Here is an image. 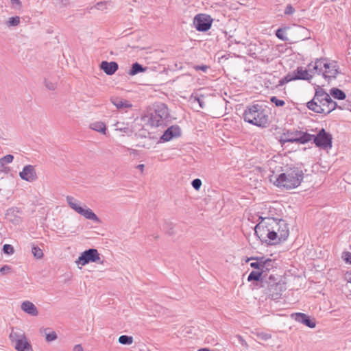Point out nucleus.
Here are the masks:
<instances>
[{"mask_svg": "<svg viewBox=\"0 0 351 351\" xmlns=\"http://www.w3.org/2000/svg\"><path fill=\"white\" fill-rule=\"evenodd\" d=\"M284 172L275 177L274 184L286 189H292L298 187L301 184L303 178V171L295 167H286Z\"/></svg>", "mask_w": 351, "mask_h": 351, "instance_id": "1", "label": "nucleus"}, {"mask_svg": "<svg viewBox=\"0 0 351 351\" xmlns=\"http://www.w3.org/2000/svg\"><path fill=\"white\" fill-rule=\"evenodd\" d=\"M243 117L245 121L261 128H265L269 122L267 111L258 104L247 106Z\"/></svg>", "mask_w": 351, "mask_h": 351, "instance_id": "2", "label": "nucleus"}, {"mask_svg": "<svg viewBox=\"0 0 351 351\" xmlns=\"http://www.w3.org/2000/svg\"><path fill=\"white\" fill-rule=\"evenodd\" d=\"M269 228L271 230L273 241L275 245L282 241H285L289 234V228L287 223L283 220H279L274 218H268Z\"/></svg>", "mask_w": 351, "mask_h": 351, "instance_id": "3", "label": "nucleus"}, {"mask_svg": "<svg viewBox=\"0 0 351 351\" xmlns=\"http://www.w3.org/2000/svg\"><path fill=\"white\" fill-rule=\"evenodd\" d=\"M66 202L69 206L76 213L83 216L86 219L92 220L96 223H100L99 218L93 213V211L88 208L85 204L84 206L80 205V202L73 197L67 196Z\"/></svg>", "mask_w": 351, "mask_h": 351, "instance_id": "4", "label": "nucleus"}, {"mask_svg": "<svg viewBox=\"0 0 351 351\" xmlns=\"http://www.w3.org/2000/svg\"><path fill=\"white\" fill-rule=\"evenodd\" d=\"M313 135L306 132L294 130H288L283 133L280 142L282 144L285 143H297L300 144H305L312 140Z\"/></svg>", "mask_w": 351, "mask_h": 351, "instance_id": "5", "label": "nucleus"}, {"mask_svg": "<svg viewBox=\"0 0 351 351\" xmlns=\"http://www.w3.org/2000/svg\"><path fill=\"white\" fill-rule=\"evenodd\" d=\"M261 221L256 225L254 228L255 234L262 241L269 245H275V241H273L272 236L271 234L270 228L268 218H262Z\"/></svg>", "mask_w": 351, "mask_h": 351, "instance_id": "6", "label": "nucleus"}, {"mask_svg": "<svg viewBox=\"0 0 351 351\" xmlns=\"http://www.w3.org/2000/svg\"><path fill=\"white\" fill-rule=\"evenodd\" d=\"M169 117V110L164 104H159L156 106L154 112H151L149 118V123L153 127L161 125L163 121Z\"/></svg>", "mask_w": 351, "mask_h": 351, "instance_id": "7", "label": "nucleus"}, {"mask_svg": "<svg viewBox=\"0 0 351 351\" xmlns=\"http://www.w3.org/2000/svg\"><path fill=\"white\" fill-rule=\"evenodd\" d=\"M313 135L312 139L315 145L324 149H328L332 147V135L324 129L319 131L317 135Z\"/></svg>", "mask_w": 351, "mask_h": 351, "instance_id": "8", "label": "nucleus"}, {"mask_svg": "<svg viewBox=\"0 0 351 351\" xmlns=\"http://www.w3.org/2000/svg\"><path fill=\"white\" fill-rule=\"evenodd\" d=\"M90 262L103 264V261H101L99 254L96 249L91 248L85 250L76 261L77 265H82V266L86 265Z\"/></svg>", "mask_w": 351, "mask_h": 351, "instance_id": "9", "label": "nucleus"}, {"mask_svg": "<svg viewBox=\"0 0 351 351\" xmlns=\"http://www.w3.org/2000/svg\"><path fill=\"white\" fill-rule=\"evenodd\" d=\"M312 77L313 75L310 73L308 69H305L302 67H298L297 69L293 72L292 76H290V75H287L280 81V84L282 85L285 82L296 80H310Z\"/></svg>", "mask_w": 351, "mask_h": 351, "instance_id": "10", "label": "nucleus"}, {"mask_svg": "<svg viewBox=\"0 0 351 351\" xmlns=\"http://www.w3.org/2000/svg\"><path fill=\"white\" fill-rule=\"evenodd\" d=\"M324 67L322 75L328 82L335 79L339 73V68L336 62H328L326 60Z\"/></svg>", "mask_w": 351, "mask_h": 351, "instance_id": "11", "label": "nucleus"}, {"mask_svg": "<svg viewBox=\"0 0 351 351\" xmlns=\"http://www.w3.org/2000/svg\"><path fill=\"white\" fill-rule=\"evenodd\" d=\"M212 19L210 16L199 14L195 16L193 24L195 28L200 32H206L211 27Z\"/></svg>", "mask_w": 351, "mask_h": 351, "instance_id": "12", "label": "nucleus"}, {"mask_svg": "<svg viewBox=\"0 0 351 351\" xmlns=\"http://www.w3.org/2000/svg\"><path fill=\"white\" fill-rule=\"evenodd\" d=\"M324 101V102L330 104V105H333L334 103H337L336 101H333L330 95H328L323 88H318L315 93V95L313 98L309 101V106H316L315 108L317 110H319L320 108L317 107V105L316 104V101Z\"/></svg>", "mask_w": 351, "mask_h": 351, "instance_id": "13", "label": "nucleus"}, {"mask_svg": "<svg viewBox=\"0 0 351 351\" xmlns=\"http://www.w3.org/2000/svg\"><path fill=\"white\" fill-rule=\"evenodd\" d=\"M316 104L317 105V107L321 108L319 110L315 109L316 106H309V101L307 103L306 106L308 108L316 113L319 114H328L330 113L332 110H334L337 107V103H334L333 105H330V104L324 102V101H316Z\"/></svg>", "mask_w": 351, "mask_h": 351, "instance_id": "14", "label": "nucleus"}, {"mask_svg": "<svg viewBox=\"0 0 351 351\" xmlns=\"http://www.w3.org/2000/svg\"><path fill=\"white\" fill-rule=\"evenodd\" d=\"M284 289L285 286L281 283L280 280L279 279L275 285H273L271 288L265 289V291H263V293L270 297L272 300H276L280 298Z\"/></svg>", "mask_w": 351, "mask_h": 351, "instance_id": "15", "label": "nucleus"}, {"mask_svg": "<svg viewBox=\"0 0 351 351\" xmlns=\"http://www.w3.org/2000/svg\"><path fill=\"white\" fill-rule=\"evenodd\" d=\"M292 319L296 322L302 323L305 326L314 328L316 326V322L314 318H311L308 315L302 313H295L291 315Z\"/></svg>", "mask_w": 351, "mask_h": 351, "instance_id": "16", "label": "nucleus"}, {"mask_svg": "<svg viewBox=\"0 0 351 351\" xmlns=\"http://www.w3.org/2000/svg\"><path fill=\"white\" fill-rule=\"evenodd\" d=\"M21 179L32 182L37 178L36 172L34 166L28 165L23 167L22 171L19 173Z\"/></svg>", "mask_w": 351, "mask_h": 351, "instance_id": "17", "label": "nucleus"}, {"mask_svg": "<svg viewBox=\"0 0 351 351\" xmlns=\"http://www.w3.org/2000/svg\"><path fill=\"white\" fill-rule=\"evenodd\" d=\"M276 263L274 260L267 258L265 259L264 257H261V263L260 267V271L263 272V276H269L270 274H274L275 270L274 268Z\"/></svg>", "mask_w": 351, "mask_h": 351, "instance_id": "18", "label": "nucleus"}, {"mask_svg": "<svg viewBox=\"0 0 351 351\" xmlns=\"http://www.w3.org/2000/svg\"><path fill=\"white\" fill-rule=\"evenodd\" d=\"M204 97L203 95L199 96L198 95H192L189 100L191 108L199 112L201 109L205 108V103L204 101Z\"/></svg>", "mask_w": 351, "mask_h": 351, "instance_id": "19", "label": "nucleus"}, {"mask_svg": "<svg viewBox=\"0 0 351 351\" xmlns=\"http://www.w3.org/2000/svg\"><path fill=\"white\" fill-rule=\"evenodd\" d=\"M326 59L320 58L317 59L314 63L311 62L308 64V68L309 70V72L313 75L315 73L320 74L323 73V70L324 69V65L325 63Z\"/></svg>", "mask_w": 351, "mask_h": 351, "instance_id": "20", "label": "nucleus"}, {"mask_svg": "<svg viewBox=\"0 0 351 351\" xmlns=\"http://www.w3.org/2000/svg\"><path fill=\"white\" fill-rule=\"evenodd\" d=\"M279 279V276L276 274L273 273L270 274L269 276H263L262 283L260 286V287L263 289L262 291L263 292L265 289L271 288L273 285H275Z\"/></svg>", "mask_w": 351, "mask_h": 351, "instance_id": "21", "label": "nucleus"}, {"mask_svg": "<svg viewBox=\"0 0 351 351\" xmlns=\"http://www.w3.org/2000/svg\"><path fill=\"white\" fill-rule=\"evenodd\" d=\"M21 310L30 316L36 317L38 315V310L34 303L29 300L23 302L21 304Z\"/></svg>", "mask_w": 351, "mask_h": 351, "instance_id": "22", "label": "nucleus"}, {"mask_svg": "<svg viewBox=\"0 0 351 351\" xmlns=\"http://www.w3.org/2000/svg\"><path fill=\"white\" fill-rule=\"evenodd\" d=\"M180 135V129L178 126L173 125L164 132L160 139L163 141H169L173 137H177Z\"/></svg>", "mask_w": 351, "mask_h": 351, "instance_id": "23", "label": "nucleus"}, {"mask_svg": "<svg viewBox=\"0 0 351 351\" xmlns=\"http://www.w3.org/2000/svg\"><path fill=\"white\" fill-rule=\"evenodd\" d=\"M100 69L106 74L112 75L118 70L119 66L116 62L102 61L100 64Z\"/></svg>", "mask_w": 351, "mask_h": 351, "instance_id": "24", "label": "nucleus"}, {"mask_svg": "<svg viewBox=\"0 0 351 351\" xmlns=\"http://www.w3.org/2000/svg\"><path fill=\"white\" fill-rule=\"evenodd\" d=\"M26 338L25 332L21 329H12V331L9 335V339L12 343H17Z\"/></svg>", "mask_w": 351, "mask_h": 351, "instance_id": "25", "label": "nucleus"}, {"mask_svg": "<svg viewBox=\"0 0 351 351\" xmlns=\"http://www.w3.org/2000/svg\"><path fill=\"white\" fill-rule=\"evenodd\" d=\"M14 348L16 351H33L32 346L27 337L16 343Z\"/></svg>", "mask_w": 351, "mask_h": 351, "instance_id": "26", "label": "nucleus"}, {"mask_svg": "<svg viewBox=\"0 0 351 351\" xmlns=\"http://www.w3.org/2000/svg\"><path fill=\"white\" fill-rule=\"evenodd\" d=\"M263 276H263V272L260 271L259 270L252 271L250 272L247 277V281L251 282L254 280L256 282V285L260 287L263 279Z\"/></svg>", "mask_w": 351, "mask_h": 351, "instance_id": "27", "label": "nucleus"}, {"mask_svg": "<svg viewBox=\"0 0 351 351\" xmlns=\"http://www.w3.org/2000/svg\"><path fill=\"white\" fill-rule=\"evenodd\" d=\"M40 332L45 336V339L47 342L53 341L58 337L56 332L50 331L49 328H41Z\"/></svg>", "mask_w": 351, "mask_h": 351, "instance_id": "28", "label": "nucleus"}, {"mask_svg": "<svg viewBox=\"0 0 351 351\" xmlns=\"http://www.w3.org/2000/svg\"><path fill=\"white\" fill-rule=\"evenodd\" d=\"M111 102L118 109H123V108H129V107L132 106V105L130 104L128 101L124 100V99H121L119 98H112Z\"/></svg>", "mask_w": 351, "mask_h": 351, "instance_id": "29", "label": "nucleus"}, {"mask_svg": "<svg viewBox=\"0 0 351 351\" xmlns=\"http://www.w3.org/2000/svg\"><path fill=\"white\" fill-rule=\"evenodd\" d=\"M90 128L102 133L104 134H106V126L104 123L101 121H95L90 124Z\"/></svg>", "mask_w": 351, "mask_h": 351, "instance_id": "30", "label": "nucleus"}, {"mask_svg": "<svg viewBox=\"0 0 351 351\" xmlns=\"http://www.w3.org/2000/svg\"><path fill=\"white\" fill-rule=\"evenodd\" d=\"M145 71V68L143 67L141 64L138 62H135L132 65L131 69L128 72L130 75H135L138 73L143 72Z\"/></svg>", "mask_w": 351, "mask_h": 351, "instance_id": "31", "label": "nucleus"}, {"mask_svg": "<svg viewBox=\"0 0 351 351\" xmlns=\"http://www.w3.org/2000/svg\"><path fill=\"white\" fill-rule=\"evenodd\" d=\"M114 126L115 130L117 131L123 132L126 134H131L132 132L128 123L117 122L114 124Z\"/></svg>", "mask_w": 351, "mask_h": 351, "instance_id": "32", "label": "nucleus"}, {"mask_svg": "<svg viewBox=\"0 0 351 351\" xmlns=\"http://www.w3.org/2000/svg\"><path fill=\"white\" fill-rule=\"evenodd\" d=\"M330 95L337 99L343 100L346 98V93L337 88H333L330 90Z\"/></svg>", "mask_w": 351, "mask_h": 351, "instance_id": "33", "label": "nucleus"}, {"mask_svg": "<svg viewBox=\"0 0 351 351\" xmlns=\"http://www.w3.org/2000/svg\"><path fill=\"white\" fill-rule=\"evenodd\" d=\"M119 343L123 345H130L133 343V337L128 335H121L119 337Z\"/></svg>", "mask_w": 351, "mask_h": 351, "instance_id": "34", "label": "nucleus"}, {"mask_svg": "<svg viewBox=\"0 0 351 351\" xmlns=\"http://www.w3.org/2000/svg\"><path fill=\"white\" fill-rule=\"evenodd\" d=\"M32 253L33 254L34 256L37 259H40L43 257V250L36 245H32Z\"/></svg>", "mask_w": 351, "mask_h": 351, "instance_id": "35", "label": "nucleus"}, {"mask_svg": "<svg viewBox=\"0 0 351 351\" xmlns=\"http://www.w3.org/2000/svg\"><path fill=\"white\" fill-rule=\"evenodd\" d=\"M20 23V17L19 16H12L8 19L6 24L8 27H14L17 26Z\"/></svg>", "mask_w": 351, "mask_h": 351, "instance_id": "36", "label": "nucleus"}, {"mask_svg": "<svg viewBox=\"0 0 351 351\" xmlns=\"http://www.w3.org/2000/svg\"><path fill=\"white\" fill-rule=\"evenodd\" d=\"M250 260H256L255 262H252L250 263V266L256 269L257 270H260L261 263V257H251L248 258L247 261Z\"/></svg>", "mask_w": 351, "mask_h": 351, "instance_id": "37", "label": "nucleus"}, {"mask_svg": "<svg viewBox=\"0 0 351 351\" xmlns=\"http://www.w3.org/2000/svg\"><path fill=\"white\" fill-rule=\"evenodd\" d=\"M14 213V210L13 208H10V209L8 210L7 213H6V218L8 220L13 221L14 223H19L20 221V219H19V217L13 218Z\"/></svg>", "mask_w": 351, "mask_h": 351, "instance_id": "38", "label": "nucleus"}, {"mask_svg": "<svg viewBox=\"0 0 351 351\" xmlns=\"http://www.w3.org/2000/svg\"><path fill=\"white\" fill-rule=\"evenodd\" d=\"M14 156L11 154H8L0 159V164L3 166L5 164H9L12 162Z\"/></svg>", "mask_w": 351, "mask_h": 351, "instance_id": "39", "label": "nucleus"}, {"mask_svg": "<svg viewBox=\"0 0 351 351\" xmlns=\"http://www.w3.org/2000/svg\"><path fill=\"white\" fill-rule=\"evenodd\" d=\"M11 8L15 10H20L22 8V3L20 0H10Z\"/></svg>", "mask_w": 351, "mask_h": 351, "instance_id": "40", "label": "nucleus"}, {"mask_svg": "<svg viewBox=\"0 0 351 351\" xmlns=\"http://www.w3.org/2000/svg\"><path fill=\"white\" fill-rule=\"evenodd\" d=\"M270 101L278 107H282L285 104V101L279 99L275 96L271 97L270 98Z\"/></svg>", "mask_w": 351, "mask_h": 351, "instance_id": "41", "label": "nucleus"}, {"mask_svg": "<svg viewBox=\"0 0 351 351\" xmlns=\"http://www.w3.org/2000/svg\"><path fill=\"white\" fill-rule=\"evenodd\" d=\"M165 228L167 230V232L169 234V235H171V234H174V232H173V228H174V225L173 223L171 222H168V221H166L165 223Z\"/></svg>", "mask_w": 351, "mask_h": 351, "instance_id": "42", "label": "nucleus"}, {"mask_svg": "<svg viewBox=\"0 0 351 351\" xmlns=\"http://www.w3.org/2000/svg\"><path fill=\"white\" fill-rule=\"evenodd\" d=\"M3 251L4 254L10 255L14 253V247L10 244H5L3 247Z\"/></svg>", "mask_w": 351, "mask_h": 351, "instance_id": "43", "label": "nucleus"}, {"mask_svg": "<svg viewBox=\"0 0 351 351\" xmlns=\"http://www.w3.org/2000/svg\"><path fill=\"white\" fill-rule=\"evenodd\" d=\"M44 83L45 87L50 90H54L56 88V84L54 82H50L47 80H45Z\"/></svg>", "mask_w": 351, "mask_h": 351, "instance_id": "44", "label": "nucleus"}, {"mask_svg": "<svg viewBox=\"0 0 351 351\" xmlns=\"http://www.w3.org/2000/svg\"><path fill=\"white\" fill-rule=\"evenodd\" d=\"M192 186L197 191H198L202 186V181L199 178L194 179L191 182Z\"/></svg>", "mask_w": 351, "mask_h": 351, "instance_id": "45", "label": "nucleus"}, {"mask_svg": "<svg viewBox=\"0 0 351 351\" xmlns=\"http://www.w3.org/2000/svg\"><path fill=\"white\" fill-rule=\"evenodd\" d=\"M285 30L282 28L277 29L276 32V36L280 40H287V38L284 36Z\"/></svg>", "mask_w": 351, "mask_h": 351, "instance_id": "46", "label": "nucleus"}, {"mask_svg": "<svg viewBox=\"0 0 351 351\" xmlns=\"http://www.w3.org/2000/svg\"><path fill=\"white\" fill-rule=\"evenodd\" d=\"M257 336L259 339L264 340V341H267V340L271 339V335H269L268 333H265V332H259L257 334Z\"/></svg>", "mask_w": 351, "mask_h": 351, "instance_id": "47", "label": "nucleus"}, {"mask_svg": "<svg viewBox=\"0 0 351 351\" xmlns=\"http://www.w3.org/2000/svg\"><path fill=\"white\" fill-rule=\"evenodd\" d=\"M294 12H295V9L291 5L289 4L286 6L285 10V14L290 15V14H293Z\"/></svg>", "mask_w": 351, "mask_h": 351, "instance_id": "48", "label": "nucleus"}, {"mask_svg": "<svg viewBox=\"0 0 351 351\" xmlns=\"http://www.w3.org/2000/svg\"><path fill=\"white\" fill-rule=\"evenodd\" d=\"M208 68H209V66H208L206 65H201V66L197 65V66H194V69L196 71H202L203 72H206L207 70L208 69Z\"/></svg>", "mask_w": 351, "mask_h": 351, "instance_id": "49", "label": "nucleus"}, {"mask_svg": "<svg viewBox=\"0 0 351 351\" xmlns=\"http://www.w3.org/2000/svg\"><path fill=\"white\" fill-rule=\"evenodd\" d=\"M11 271V267L9 265H4L0 269V272L4 275Z\"/></svg>", "mask_w": 351, "mask_h": 351, "instance_id": "50", "label": "nucleus"}, {"mask_svg": "<svg viewBox=\"0 0 351 351\" xmlns=\"http://www.w3.org/2000/svg\"><path fill=\"white\" fill-rule=\"evenodd\" d=\"M95 8L97 10H104L106 8V3L104 2H99L95 5Z\"/></svg>", "mask_w": 351, "mask_h": 351, "instance_id": "51", "label": "nucleus"}, {"mask_svg": "<svg viewBox=\"0 0 351 351\" xmlns=\"http://www.w3.org/2000/svg\"><path fill=\"white\" fill-rule=\"evenodd\" d=\"M345 279L348 282L351 283V271L346 273Z\"/></svg>", "mask_w": 351, "mask_h": 351, "instance_id": "52", "label": "nucleus"}, {"mask_svg": "<svg viewBox=\"0 0 351 351\" xmlns=\"http://www.w3.org/2000/svg\"><path fill=\"white\" fill-rule=\"evenodd\" d=\"M83 348L80 344L75 345L73 348V351H83Z\"/></svg>", "mask_w": 351, "mask_h": 351, "instance_id": "53", "label": "nucleus"}, {"mask_svg": "<svg viewBox=\"0 0 351 351\" xmlns=\"http://www.w3.org/2000/svg\"><path fill=\"white\" fill-rule=\"evenodd\" d=\"M345 260L347 263H351V253L348 252L346 254Z\"/></svg>", "mask_w": 351, "mask_h": 351, "instance_id": "54", "label": "nucleus"}, {"mask_svg": "<svg viewBox=\"0 0 351 351\" xmlns=\"http://www.w3.org/2000/svg\"><path fill=\"white\" fill-rule=\"evenodd\" d=\"M144 165L143 164H141V165H138L136 168L140 169L142 172L143 171V169H144Z\"/></svg>", "mask_w": 351, "mask_h": 351, "instance_id": "55", "label": "nucleus"}, {"mask_svg": "<svg viewBox=\"0 0 351 351\" xmlns=\"http://www.w3.org/2000/svg\"><path fill=\"white\" fill-rule=\"evenodd\" d=\"M239 339H241V343H242V345H243V346H247L246 342H245L243 339H242L241 337H239Z\"/></svg>", "mask_w": 351, "mask_h": 351, "instance_id": "56", "label": "nucleus"}]
</instances>
